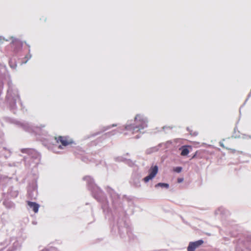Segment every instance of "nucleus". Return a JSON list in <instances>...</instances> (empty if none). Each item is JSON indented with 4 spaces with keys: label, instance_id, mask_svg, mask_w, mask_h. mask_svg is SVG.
Segmentation results:
<instances>
[{
    "label": "nucleus",
    "instance_id": "nucleus-1",
    "mask_svg": "<svg viewBox=\"0 0 251 251\" xmlns=\"http://www.w3.org/2000/svg\"><path fill=\"white\" fill-rule=\"evenodd\" d=\"M135 126L129 125L126 127L127 130H131L132 133L138 131L147 126L146 121L140 115H137L135 118Z\"/></svg>",
    "mask_w": 251,
    "mask_h": 251
},
{
    "label": "nucleus",
    "instance_id": "nucleus-2",
    "mask_svg": "<svg viewBox=\"0 0 251 251\" xmlns=\"http://www.w3.org/2000/svg\"><path fill=\"white\" fill-rule=\"evenodd\" d=\"M55 139L57 143L61 144V145H59L58 147L60 149H62V146L66 147L74 143L73 140L69 136H59L58 137H55Z\"/></svg>",
    "mask_w": 251,
    "mask_h": 251
},
{
    "label": "nucleus",
    "instance_id": "nucleus-3",
    "mask_svg": "<svg viewBox=\"0 0 251 251\" xmlns=\"http://www.w3.org/2000/svg\"><path fill=\"white\" fill-rule=\"evenodd\" d=\"M158 167L156 165L152 166L149 170V175L144 177V181L145 182H148L150 180L152 179L158 173Z\"/></svg>",
    "mask_w": 251,
    "mask_h": 251
},
{
    "label": "nucleus",
    "instance_id": "nucleus-4",
    "mask_svg": "<svg viewBox=\"0 0 251 251\" xmlns=\"http://www.w3.org/2000/svg\"><path fill=\"white\" fill-rule=\"evenodd\" d=\"M203 243L202 240L190 242L187 247V251H195V250Z\"/></svg>",
    "mask_w": 251,
    "mask_h": 251
},
{
    "label": "nucleus",
    "instance_id": "nucleus-5",
    "mask_svg": "<svg viewBox=\"0 0 251 251\" xmlns=\"http://www.w3.org/2000/svg\"><path fill=\"white\" fill-rule=\"evenodd\" d=\"M28 205L33 209L35 213H37L38 211L39 205L36 202L27 201Z\"/></svg>",
    "mask_w": 251,
    "mask_h": 251
},
{
    "label": "nucleus",
    "instance_id": "nucleus-6",
    "mask_svg": "<svg viewBox=\"0 0 251 251\" xmlns=\"http://www.w3.org/2000/svg\"><path fill=\"white\" fill-rule=\"evenodd\" d=\"M189 146H183L180 150H181V155L182 156H186L189 153V151L188 149Z\"/></svg>",
    "mask_w": 251,
    "mask_h": 251
},
{
    "label": "nucleus",
    "instance_id": "nucleus-7",
    "mask_svg": "<svg viewBox=\"0 0 251 251\" xmlns=\"http://www.w3.org/2000/svg\"><path fill=\"white\" fill-rule=\"evenodd\" d=\"M158 186H160L162 187H165L166 188H168L169 187V185L168 183H158L156 185L155 187H157Z\"/></svg>",
    "mask_w": 251,
    "mask_h": 251
},
{
    "label": "nucleus",
    "instance_id": "nucleus-8",
    "mask_svg": "<svg viewBox=\"0 0 251 251\" xmlns=\"http://www.w3.org/2000/svg\"><path fill=\"white\" fill-rule=\"evenodd\" d=\"M182 170V168L181 167H177L174 169V171L176 173H180Z\"/></svg>",
    "mask_w": 251,
    "mask_h": 251
},
{
    "label": "nucleus",
    "instance_id": "nucleus-9",
    "mask_svg": "<svg viewBox=\"0 0 251 251\" xmlns=\"http://www.w3.org/2000/svg\"><path fill=\"white\" fill-rule=\"evenodd\" d=\"M183 178H178L177 179V182L178 183H180V182H181L183 181Z\"/></svg>",
    "mask_w": 251,
    "mask_h": 251
},
{
    "label": "nucleus",
    "instance_id": "nucleus-10",
    "mask_svg": "<svg viewBox=\"0 0 251 251\" xmlns=\"http://www.w3.org/2000/svg\"><path fill=\"white\" fill-rule=\"evenodd\" d=\"M25 149H23V150H22V152H25Z\"/></svg>",
    "mask_w": 251,
    "mask_h": 251
}]
</instances>
